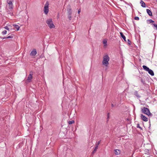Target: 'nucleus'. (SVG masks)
Masks as SVG:
<instances>
[{
    "label": "nucleus",
    "instance_id": "f257e3e1",
    "mask_svg": "<svg viewBox=\"0 0 157 157\" xmlns=\"http://www.w3.org/2000/svg\"><path fill=\"white\" fill-rule=\"evenodd\" d=\"M141 111L142 113L147 115L148 116H152V114L150 113L149 109L144 107L141 108Z\"/></svg>",
    "mask_w": 157,
    "mask_h": 157
},
{
    "label": "nucleus",
    "instance_id": "f03ea898",
    "mask_svg": "<svg viewBox=\"0 0 157 157\" xmlns=\"http://www.w3.org/2000/svg\"><path fill=\"white\" fill-rule=\"evenodd\" d=\"M109 57L107 55L105 56L103 58L102 61L103 64L107 66L109 64Z\"/></svg>",
    "mask_w": 157,
    "mask_h": 157
},
{
    "label": "nucleus",
    "instance_id": "7ed1b4c3",
    "mask_svg": "<svg viewBox=\"0 0 157 157\" xmlns=\"http://www.w3.org/2000/svg\"><path fill=\"white\" fill-rule=\"evenodd\" d=\"M46 23L50 29L54 28L55 27V26L54 25L51 19H48L46 21Z\"/></svg>",
    "mask_w": 157,
    "mask_h": 157
},
{
    "label": "nucleus",
    "instance_id": "20e7f679",
    "mask_svg": "<svg viewBox=\"0 0 157 157\" xmlns=\"http://www.w3.org/2000/svg\"><path fill=\"white\" fill-rule=\"evenodd\" d=\"M49 4L48 1H47L44 6V12L45 14H47L49 12L48 6Z\"/></svg>",
    "mask_w": 157,
    "mask_h": 157
},
{
    "label": "nucleus",
    "instance_id": "39448f33",
    "mask_svg": "<svg viewBox=\"0 0 157 157\" xmlns=\"http://www.w3.org/2000/svg\"><path fill=\"white\" fill-rule=\"evenodd\" d=\"M101 140H100L97 142H96V144H95V148L94 149V150L93 151V153H95L97 149H98V145H99V144H100V142H101Z\"/></svg>",
    "mask_w": 157,
    "mask_h": 157
},
{
    "label": "nucleus",
    "instance_id": "423d86ee",
    "mask_svg": "<svg viewBox=\"0 0 157 157\" xmlns=\"http://www.w3.org/2000/svg\"><path fill=\"white\" fill-rule=\"evenodd\" d=\"M7 2L8 4L9 9H12L13 8V7L12 1L10 0H7Z\"/></svg>",
    "mask_w": 157,
    "mask_h": 157
},
{
    "label": "nucleus",
    "instance_id": "0eeeda50",
    "mask_svg": "<svg viewBox=\"0 0 157 157\" xmlns=\"http://www.w3.org/2000/svg\"><path fill=\"white\" fill-rule=\"evenodd\" d=\"M32 73L30 72V73L28 77V78L26 80V81L28 82H30L31 81L33 78V74Z\"/></svg>",
    "mask_w": 157,
    "mask_h": 157
},
{
    "label": "nucleus",
    "instance_id": "6e6552de",
    "mask_svg": "<svg viewBox=\"0 0 157 157\" xmlns=\"http://www.w3.org/2000/svg\"><path fill=\"white\" fill-rule=\"evenodd\" d=\"M37 53L36 51V49H34L31 52L30 54V55L31 56H35Z\"/></svg>",
    "mask_w": 157,
    "mask_h": 157
},
{
    "label": "nucleus",
    "instance_id": "1a4fd4ad",
    "mask_svg": "<svg viewBox=\"0 0 157 157\" xmlns=\"http://www.w3.org/2000/svg\"><path fill=\"white\" fill-rule=\"evenodd\" d=\"M103 43L104 45V47H106L107 45V39H105L103 40Z\"/></svg>",
    "mask_w": 157,
    "mask_h": 157
},
{
    "label": "nucleus",
    "instance_id": "9d476101",
    "mask_svg": "<svg viewBox=\"0 0 157 157\" xmlns=\"http://www.w3.org/2000/svg\"><path fill=\"white\" fill-rule=\"evenodd\" d=\"M141 117L142 119L145 121H148L147 118L142 114L141 115Z\"/></svg>",
    "mask_w": 157,
    "mask_h": 157
},
{
    "label": "nucleus",
    "instance_id": "9b49d317",
    "mask_svg": "<svg viewBox=\"0 0 157 157\" xmlns=\"http://www.w3.org/2000/svg\"><path fill=\"white\" fill-rule=\"evenodd\" d=\"M134 95L137 98H140L141 97L140 94H139L138 92L137 91H135L134 93Z\"/></svg>",
    "mask_w": 157,
    "mask_h": 157
},
{
    "label": "nucleus",
    "instance_id": "f8f14e48",
    "mask_svg": "<svg viewBox=\"0 0 157 157\" xmlns=\"http://www.w3.org/2000/svg\"><path fill=\"white\" fill-rule=\"evenodd\" d=\"M140 3L142 7H146L145 4L142 0H141Z\"/></svg>",
    "mask_w": 157,
    "mask_h": 157
},
{
    "label": "nucleus",
    "instance_id": "ddd939ff",
    "mask_svg": "<svg viewBox=\"0 0 157 157\" xmlns=\"http://www.w3.org/2000/svg\"><path fill=\"white\" fill-rule=\"evenodd\" d=\"M148 72L149 74H150L151 76H154V73L152 70L151 69H149V70L148 71Z\"/></svg>",
    "mask_w": 157,
    "mask_h": 157
},
{
    "label": "nucleus",
    "instance_id": "4468645a",
    "mask_svg": "<svg viewBox=\"0 0 157 157\" xmlns=\"http://www.w3.org/2000/svg\"><path fill=\"white\" fill-rule=\"evenodd\" d=\"M148 14L150 16H152V13L151 10L149 9H147L146 10Z\"/></svg>",
    "mask_w": 157,
    "mask_h": 157
},
{
    "label": "nucleus",
    "instance_id": "2eb2a0df",
    "mask_svg": "<svg viewBox=\"0 0 157 157\" xmlns=\"http://www.w3.org/2000/svg\"><path fill=\"white\" fill-rule=\"evenodd\" d=\"M120 34L121 35V36L122 37V38L124 39V40L125 41H126V37L125 36L123 35V33L122 32L120 33Z\"/></svg>",
    "mask_w": 157,
    "mask_h": 157
},
{
    "label": "nucleus",
    "instance_id": "dca6fc26",
    "mask_svg": "<svg viewBox=\"0 0 157 157\" xmlns=\"http://www.w3.org/2000/svg\"><path fill=\"white\" fill-rule=\"evenodd\" d=\"M140 81L144 85H146V83H145V80L144 79L141 78H140Z\"/></svg>",
    "mask_w": 157,
    "mask_h": 157
},
{
    "label": "nucleus",
    "instance_id": "f3484780",
    "mask_svg": "<svg viewBox=\"0 0 157 157\" xmlns=\"http://www.w3.org/2000/svg\"><path fill=\"white\" fill-rule=\"evenodd\" d=\"M13 26L15 27V28L17 29V31H18L20 29V27L19 26L17 25L13 24Z\"/></svg>",
    "mask_w": 157,
    "mask_h": 157
},
{
    "label": "nucleus",
    "instance_id": "a211bd4d",
    "mask_svg": "<svg viewBox=\"0 0 157 157\" xmlns=\"http://www.w3.org/2000/svg\"><path fill=\"white\" fill-rule=\"evenodd\" d=\"M143 67L144 70L147 71L150 69L148 67H147L145 65H143Z\"/></svg>",
    "mask_w": 157,
    "mask_h": 157
},
{
    "label": "nucleus",
    "instance_id": "6ab92c4d",
    "mask_svg": "<svg viewBox=\"0 0 157 157\" xmlns=\"http://www.w3.org/2000/svg\"><path fill=\"white\" fill-rule=\"evenodd\" d=\"M115 154L116 155H119L120 153V151L118 149L115 150Z\"/></svg>",
    "mask_w": 157,
    "mask_h": 157
},
{
    "label": "nucleus",
    "instance_id": "aec40b11",
    "mask_svg": "<svg viewBox=\"0 0 157 157\" xmlns=\"http://www.w3.org/2000/svg\"><path fill=\"white\" fill-rule=\"evenodd\" d=\"M151 25H152V26L153 28L156 30H157V25L155 24L152 23L151 24Z\"/></svg>",
    "mask_w": 157,
    "mask_h": 157
},
{
    "label": "nucleus",
    "instance_id": "412c9836",
    "mask_svg": "<svg viewBox=\"0 0 157 157\" xmlns=\"http://www.w3.org/2000/svg\"><path fill=\"white\" fill-rule=\"evenodd\" d=\"M10 27V25H8L7 26H6L4 27V28L6 29L9 30Z\"/></svg>",
    "mask_w": 157,
    "mask_h": 157
},
{
    "label": "nucleus",
    "instance_id": "4be33fe9",
    "mask_svg": "<svg viewBox=\"0 0 157 157\" xmlns=\"http://www.w3.org/2000/svg\"><path fill=\"white\" fill-rule=\"evenodd\" d=\"M7 33V31L6 30H4L3 31L2 33V34L3 35H5Z\"/></svg>",
    "mask_w": 157,
    "mask_h": 157
},
{
    "label": "nucleus",
    "instance_id": "5701e85b",
    "mask_svg": "<svg viewBox=\"0 0 157 157\" xmlns=\"http://www.w3.org/2000/svg\"><path fill=\"white\" fill-rule=\"evenodd\" d=\"M67 11L68 15L71 14L72 12L71 11V9H70V11H69L68 10H67Z\"/></svg>",
    "mask_w": 157,
    "mask_h": 157
},
{
    "label": "nucleus",
    "instance_id": "b1692460",
    "mask_svg": "<svg viewBox=\"0 0 157 157\" xmlns=\"http://www.w3.org/2000/svg\"><path fill=\"white\" fill-rule=\"evenodd\" d=\"M68 18L69 20H71V14H69L68 15Z\"/></svg>",
    "mask_w": 157,
    "mask_h": 157
},
{
    "label": "nucleus",
    "instance_id": "393cba45",
    "mask_svg": "<svg viewBox=\"0 0 157 157\" xmlns=\"http://www.w3.org/2000/svg\"><path fill=\"white\" fill-rule=\"evenodd\" d=\"M13 38V36H7L5 38Z\"/></svg>",
    "mask_w": 157,
    "mask_h": 157
},
{
    "label": "nucleus",
    "instance_id": "a878e982",
    "mask_svg": "<svg viewBox=\"0 0 157 157\" xmlns=\"http://www.w3.org/2000/svg\"><path fill=\"white\" fill-rule=\"evenodd\" d=\"M148 21H149V23H152L154 22V21L151 19H150Z\"/></svg>",
    "mask_w": 157,
    "mask_h": 157
},
{
    "label": "nucleus",
    "instance_id": "bb28decb",
    "mask_svg": "<svg viewBox=\"0 0 157 157\" xmlns=\"http://www.w3.org/2000/svg\"><path fill=\"white\" fill-rule=\"evenodd\" d=\"M74 122V121H69V124H73Z\"/></svg>",
    "mask_w": 157,
    "mask_h": 157
},
{
    "label": "nucleus",
    "instance_id": "cd10ccee",
    "mask_svg": "<svg viewBox=\"0 0 157 157\" xmlns=\"http://www.w3.org/2000/svg\"><path fill=\"white\" fill-rule=\"evenodd\" d=\"M134 19L136 20H138L139 19V18L138 17H134Z\"/></svg>",
    "mask_w": 157,
    "mask_h": 157
},
{
    "label": "nucleus",
    "instance_id": "c85d7f7f",
    "mask_svg": "<svg viewBox=\"0 0 157 157\" xmlns=\"http://www.w3.org/2000/svg\"><path fill=\"white\" fill-rule=\"evenodd\" d=\"M137 128H140L141 129V127L140 126V125H139V124H137Z\"/></svg>",
    "mask_w": 157,
    "mask_h": 157
},
{
    "label": "nucleus",
    "instance_id": "c756f323",
    "mask_svg": "<svg viewBox=\"0 0 157 157\" xmlns=\"http://www.w3.org/2000/svg\"><path fill=\"white\" fill-rule=\"evenodd\" d=\"M128 41L129 42H128V44H130V43H131V41H130L128 39Z\"/></svg>",
    "mask_w": 157,
    "mask_h": 157
},
{
    "label": "nucleus",
    "instance_id": "7c9ffc66",
    "mask_svg": "<svg viewBox=\"0 0 157 157\" xmlns=\"http://www.w3.org/2000/svg\"><path fill=\"white\" fill-rule=\"evenodd\" d=\"M80 11H81V10H80V9H79V10L78 11V13H80Z\"/></svg>",
    "mask_w": 157,
    "mask_h": 157
},
{
    "label": "nucleus",
    "instance_id": "2f4dec72",
    "mask_svg": "<svg viewBox=\"0 0 157 157\" xmlns=\"http://www.w3.org/2000/svg\"><path fill=\"white\" fill-rule=\"evenodd\" d=\"M70 9H71V8H68L67 10H68L69 11H70Z\"/></svg>",
    "mask_w": 157,
    "mask_h": 157
},
{
    "label": "nucleus",
    "instance_id": "473e14b6",
    "mask_svg": "<svg viewBox=\"0 0 157 157\" xmlns=\"http://www.w3.org/2000/svg\"><path fill=\"white\" fill-rule=\"evenodd\" d=\"M109 113H108V118H109Z\"/></svg>",
    "mask_w": 157,
    "mask_h": 157
},
{
    "label": "nucleus",
    "instance_id": "72a5a7b5",
    "mask_svg": "<svg viewBox=\"0 0 157 157\" xmlns=\"http://www.w3.org/2000/svg\"><path fill=\"white\" fill-rule=\"evenodd\" d=\"M112 107H113V106H114V105H113V104H112Z\"/></svg>",
    "mask_w": 157,
    "mask_h": 157
},
{
    "label": "nucleus",
    "instance_id": "f704fd0d",
    "mask_svg": "<svg viewBox=\"0 0 157 157\" xmlns=\"http://www.w3.org/2000/svg\"><path fill=\"white\" fill-rule=\"evenodd\" d=\"M150 157V156H148V157Z\"/></svg>",
    "mask_w": 157,
    "mask_h": 157
},
{
    "label": "nucleus",
    "instance_id": "c9c22d12",
    "mask_svg": "<svg viewBox=\"0 0 157 157\" xmlns=\"http://www.w3.org/2000/svg\"><path fill=\"white\" fill-rule=\"evenodd\" d=\"M157 1V0H156Z\"/></svg>",
    "mask_w": 157,
    "mask_h": 157
}]
</instances>
